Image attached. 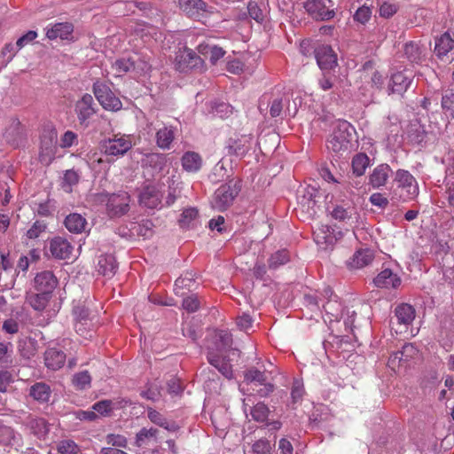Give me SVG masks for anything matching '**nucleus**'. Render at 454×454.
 <instances>
[{
  "label": "nucleus",
  "mask_w": 454,
  "mask_h": 454,
  "mask_svg": "<svg viewBox=\"0 0 454 454\" xmlns=\"http://www.w3.org/2000/svg\"><path fill=\"white\" fill-rule=\"evenodd\" d=\"M74 315L78 321L75 324V330L77 333L82 332V326L87 325L88 320H91L90 310L85 306H76L74 309Z\"/></svg>",
  "instance_id": "obj_43"
},
{
  "label": "nucleus",
  "mask_w": 454,
  "mask_h": 454,
  "mask_svg": "<svg viewBox=\"0 0 454 454\" xmlns=\"http://www.w3.org/2000/svg\"><path fill=\"white\" fill-rule=\"evenodd\" d=\"M398 187L402 188L407 195L417 197L419 195V184L415 177L407 170L398 169L395 176Z\"/></svg>",
  "instance_id": "obj_15"
},
{
  "label": "nucleus",
  "mask_w": 454,
  "mask_h": 454,
  "mask_svg": "<svg viewBox=\"0 0 454 454\" xmlns=\"http://www.w3.org/2000/svg\"><path fill=\"white\" fill-rule=\"evenodd\" d=\"M58 450L60 454H79L80 449L78 445L71 441L65 440L59 442L58 446Z\"/></svg>",
  "instance_id": "obj_53"
},
{
  "label": "nucleus",
  "mask_w": 454,
  "mask_h": 454,
  "mask_svg": "<svg viewBox=\"0 0 454 454\" xmlns=\"http://www.w3.org/2000/svg\"><path fill=\"white\" fill-rule=\"evenodd\" d=\"M409 140L415 145H421L425 142L426 132L420 127L411 129L409 131Z\"/></svg>",
  "instance_id": "obj_59"
},
{
  "label": "nucleus",
  "mask_w": 454,
  "mask_h": 454,
  "mask_svg": "<svg viewBox=\"0 0 454 454\" xmlns=\"http://www.w3.org/2000/svg\"><path fill=\"white\" fill-rule=\"evenodd\" d=\"M198 51L201 54H204V55L208 54L209 59L212 64H215L225 54V51L221 47H218L215 45L210 46V45L203 44V43H200L198 46Z\"/></svg>",
  "instance_id": "obj_41"
},
{
  "label": "nucleus",
  "mask_w": 454,
  "mask_h": 454,
  "mask_svg": "<svg viewBox=\"0 0 454 454\" xmlns=\"http://www.w3.org/2000/svg\"><path fill=\"white\" fill-rule=\"evenodd\" d=\"M390 172L391 169L387 164L376 167L370 176V184L375 188L384 185L389 177Z\"/></svg>",
  "instance_id": "obj_31"
},
{
  "label": "nucleus",
  "mask_w": 454,
  "mask_h": 454,
  "mask_svg": "<svg viewBox=\"0 0 454 454\" xmlns=\"http://www.w3.org/2000/svg\"><path fill=\"white\" fill-rule=\"evenodd\" d=\"M401 356H403V363L405 364L411 359L415 358L418 356V349L416 347L411 344L408 343L403 345V348L401 350H398Z\"/></svg>",
  "instance_id": "obj_55"
},
{
  "label": "nucleus",
  "mask_w": 454,
  "mask_h": 454,
  "mask_svg": "<svg viewBox=\"0 0 454 454\" xmlns=\"http://www.w3.org/2000/svg\"><path fill=\"white\" fill-rule=\"evenodd\" d=\"M131 59L132 64H134L132 67L131 73H133L135 75L140 76L147 74L150 71L151 65L146 60L141 59L138 56Z\"/></svg>",
  "instance_id": "obj_49"
},
{
  "label": "nucleus",
  "mask_w": 454,
  "mask_h": 454,
  "mask_svg": "<svg viewBox=\"0 0 454 454\" xmlns=\"http://www.w3.org/2000/svg\"><path fill=\"white\" fill-rule=\"evenodd\" d=\"M343 232L337 231L327 224H319L313 231V239L316 244L324 250L333 249L334 245L341 239Z\"/></svg>",
  "instance_id": "obj_5"
},
{
  "label": "nucleus",
  "mask_w": 454,
  "mask_h": 454,
  "mask_svg": "<svg viewBox=\"0 0 454 454\" xmlns=\"http://www.w3.org/2000/svg\"><path fill=\"white\" fill-rule=\"evenodd\" d=\"M98 267L100 274L111 278L116 271L117 264L114 256L102 255L98 260Z\"/></svg>",
  "instance_id": "obj_35"
},
{
  "label": "nucleus",
  "mask_w": 454,
  "mask_h": 454,
  "mask_svg": "<svg viewBox=\"0 0 454 454\" xmlns=\"http://www.w3.org/2000/svg\"><path fill=\"white\" fill-rule=\"evenodd\" d=\"M250 414L254 421L263 423L267 421L270 410L265 403H258L251 409Z\"/></svg>",
  "instance_id": "obj_46"
},
{
  "label": "nucleus",
  "mask_w": 454,
  "mask_h": 454,
  "mask_svg": "<svg viewBox=\"0 0 454 454\" xmlns=\"http://www.w3.org/2000/svg\"><path fill=\"white\" fill-rule=\"evenodd\" d=\"M72 382L77 389L84 390L90 387L91 377L87 371H82L74 375Z\"/></svg>",
  "instance_id": "obj_47"
},
{
  "label": "nucleus",
  "mask_w": 454,
  "mask_h": 454,
  "mask_svg": "<svg viewBox=\"0 0 454 454\" xmlns=\"http://www.w3.org/2000/svg\"><path fill=\"white\" fill-rule=\"evenodd\" d=\"M200 301L197 295L192 294L183 300L182 306L188 312H195L200 308Z\"/></svg>",
  "instance_id": "obj_57"
},
{
  "label": "nucleus",
  "mask_w": 454,
  "mask_h": 454,
  "mask_svg": "<svg viewBox=\"0 0 454 454\" xmlns=\"http://www.w3.org/2000/svg\"><path fill=\"white\" fill-rule=\"evenodd\" d=\"M289 260L288 253L286 250L278 251L273 254L269 260L270 268L276 269L280 265L286 263Z\"/></svg>",
  "instance_id": "obj_52"
},
{
  "label": "nucleus",
  "mask_w": 454,
  "mask_h": 454,
  "mask_svg": "<svg viewBox=\"0 0 454 454\" xmlns=\"http://www.w3.org/2000/svg\"><path fill=\"white\" fill-rule=\"evenodd\" d=\"M326 211L335 220L344 221L345 219L351 216L353 208L351 207H345L343 205H335L330 201L326 207Z\"/></svg>",
  "instance_id": "obj_39"
},
{
  "label": "nucleus",
  "mask_w": 454,
  "mask_h": 454,
  "mask_svg": "<svg viewBox=\"0 0 454 454\" xmlns=\"http://www.w3.org/2000/svg\"><path fill=\"white\" fill-rule=\"evenodd\" d=\"M252 144L251 135H242L237 138H230L227 147L229 153L243 157L251 149Z\"/></svg>",
  "instance_id": "obj_17"
},
{
  "label": "nucleus",
  "mask_w": 454,
  "mask_h": 454,
  "mask_svg": "<svg viewBox=\"0 0 454 454\" xmlns=\"http://www.w3.org/2000/svg\"><path fill=\"white\" fill-rule=\"evenodd\" d=\"M20 49L17 48V43L14 45L12 43H6L1 51L0 56L4 59V61L9 63L17 54Z\"/></svg>",
  "instance_id": "obj_58"
},
{
  "label": "nucleus",
  "mask_w": 454,
  "mask_h": 454,
  "mask_svg": "<svg viewBox=\"0 0 454 454\" xmlns=\"http://www.w3.org/2000/svg\"><path fill=\"white\" fill-rule=\"evenodd\" d=\"M441 104L444 113L454 118V90L442 95Z\"/></svg>",
  "instance_id": "obj_50"
},
{
  "label": "nucleus",
  "mask_w": 454,
  "mask_h": 454,
  "mask_svg": "<svg viewBox=\"0 0 454 454\" xmlns=\"http://www.w3.org/2000/svg\"><path fill=\"white\" fill-rule=\"evenodd\" d=\"M237 325L241 331H247L252 327L253 319L247 313H243L241 316L237 317Z\"/></svg>",
  "instance_id": "obj_64"
},
{
  "label": "nucleus",
  "mask_w": 454,
  "mask_h": 454,
  "mask_svg": "<svg viewBox=\"0 0 454 454\" xmlns=\"http://www.w3.org/2000/svg\"><path fill=\"white\" fill-rule=\"evenodd\" d=\"M79 181V175L76 171L74 169L67 170L64 174L63 179H62V188L66 192H70L71 187L74 184H76Z\"/></svg>",
  "instance_id": "obj_51"
},
{
  "label": "nucleus",
  "mask_w": 454,
  "mask_h": 454,
  "mask_svg": "<svg viewBox=\"0 0 454 454\" xmlns=\"http://www.w3.org/2000/svg\"><path fill=\"white\" fill-rule=\"evenodd\" d=\"M271 450V443L266 439H260L252 445L254 454H269Z\"/></svg>",
  "instance_id": "obj_56"
},
{
  "label": "nucleus",
  "mask_w": 454,
  "mask_h": 454,
  "mask_svg": "<svg viewBox=\"0 0 454 454\" xmlns=\"http://www.w3.org/2000/svg\"><path fill=\"white\" fill-rule=\"evenodd\" d=\"M66 361V355L55 348H48L44 353V363L47 368L58 370L61 368Z\"/></svg>",
  "instance_id": "obj_24"
},
{
  "label": "nucleus",
  "mask_w": 454,
  "mask_h": 454,
  "mask_svg": "<svg viewBox=\"0 0 454 454\" xmlns=\"http://www.w3.org/2000/svg\"><path fill=\"white\" fill-rule=\"evenodd\" d=\"M28 427L32 434L39 439H43L49 432V425L43 418H31L28 421Z\"/></svg>",
  "instance_id": "obj_40"
},
{
  "label": "nucleus",
  "mask_w": 454,
  "mask_h": 454,
  "mask_svg": "<svg viewBox=\"0 0 454 454\" xmlns=\"http://www.w3.org/2000/svg\"><path fill=\"white\" fill-rule=\"evenodd\" d=\"M106 441L107 444L119 448H125L128 443L125 436L114 434H107Z\"/></svg>",
  "instance_id": "obj_61"
},
{
  "label": "nucleus",
  "mask_w": 454,
  "mask_h": 454,
  "mask_svg": "<svg viewBox=\"0 0 454 454\" xmlns=\"http://www.w3.org/2000/svg\"><path fill=\"white\" fill-rule=\"evenodd\" d=\"M182 229H192L199 223V211L196 207L184 209L178 220Z\"/></svg>",
  "instance_id": "obj_32"
},
{
  "label": "nucleus",
  "mask_w": 454,
  "mask_h": 454,
  "mask_svg": "<svg viewBox=\"0 0 454 454\" xmlns=\"http://www.w3.org/2000/svg\"><path fill=\"white\" fill-rule=\"evenodd\" d=\"M158 430L155 428H142L136 435V445L137 447H145L152 440L157 438Z\"/></svg>",
  "instance_id": "obj_42"
},
{
  "label": "nucleus",
  "mask_w": 454,
  "mask_h": 454,
  "mask_svg": "<svg viewBox=\"0 0 454 454\" xmlns=\"http://www.w3.org/2000/svg\"><path fill=\"white\" fill-rule=\"evenodd\" d=\"M307 13L317 20H329L335 15L332 0H307L303 4Z\"/></svg>",
  "instance_id": "obj_6"
},
{
  "label": "nucleus",
  "mask_w": 454,
  "mask_h": 454,
  "mask_svg": "<svg viewBox=\"0 0 454 454\" xmlns=\"http://www.w3.org/2000/svg\"><path fill=\"white\" fill-rule=\"evenodd\" d=\"M414 74L412 70L404 68L402 71L395 72L390 78L388 90L391 93L403 95L410 88Z\"/></svg>",
  "instance_id": "obj_8"
},
{
  "label": "nucleus",
  "mask_w": 454,
  "mask_h": 454,
  "mask_svg": "<svg viewBox=\"0 0 454 454\" xmlns=\"http://www.w3.org/2000/svg\"><path fill=\"white\" fill-rule=\"evenodd\" d=\"M374 285L380 288H396L401 285V278L389 269L381 270L373 280Z\"/></svg>",
  "instance_id": "obj_22"
},
{
  "label": "nucleus",
  "mask_w": 454,
  "mask_h": 454,
  "mask_svg": "<svg viewBox=\"0 0 454 454\" xmlns=\"http://www.w3.org/2000/svg\"><path fill=\"white\" fill-rule=\"evenodd\" d=\"M454 47V33L452 35L450 32L444 33L435 42L434 51L436 54L442 58L452 50Z\"/></svg>",
  "instance_id": "obj_33"
},
{
  "label": "nucleus",
  "mask_w": 454,
  "mask_h": 454,
  "mask_svg": "<svg viewBox=\"0 0 454 454\" xmlns=\"http://www.w3.org/2000/svg\"><path fill=\"white\" fill-rule=\"evenodd\" d=\"M130 401L127 399L102 400L92 405L95 413L98 412L102 416H109L114 410H119L130 404Z\"/></svg>",
  "instance_id": "obj_19"
},
{
  "label": "nucleus",
  "mask_w": 454,
  "mask_h": 454,
  "mask_svg": "<svg viewBox=\"0 0 454 454\" xmlns=\"http://www.w3.org/2000/svg\"><path fill=\"white\" fill-rule=\"evenodd\" d=\"M371 15H372L371 8H370L369 4L365 2L356 12V13L354 15V20L364 24L370 20Z\"/></svg>",
  "instance_id": "obj_54"
},
{
  "label": "nucleus",
  "mask_w": 454,
  "mask_h": 454,
  "mask_svg": "<svg viewBox=\"0 0 454 454\" xmlns=\"http://www.w3.org/2000/svg\"><path fill=\"white\" fill-rule=\"evenodd\" d=\"M207 360L209 364L216 368L225 378H232V369L228 360L213 354H208Z\"/></svg>",
  "instance_id": "obj_34"
},
{
  "label": "nucleus",
  "mask_w": 454,
  "mask_h": 454,
  "mask_svg": "<svg viewBox=\"0 0 454 454\" xmlns=\"http://www.w3.org/2000/svg\"><path fill=\"white\" fill-rule=\"evenodd\" d=\"M0 445L4 447H12L16 450L22 448L21 434L15 431L13 427L4 423L0 419Z\"/></svg>",
  "instance_id": "obj_11"
},
{
  "label": "nucleus",
  "mask_w": 454,
  "mask_h": 454,
  "mask_svg": "<svg viewBox=\"0 0 454 454\" xmlns=\"http://www.w3.org/2000/svg\"><path fill=\"white\" fill-rule=\"evenodd\" d=\"M132 146V137L121 133L114 134L100 143V149L105 154L116 157L123 156Z\"/></svg>",
  "instance_id": "obj_3"
},
{
  "label": "nucleus",
  "mask_w": 454,
  "mask_h": 454,
  "mask_svg": "<svg viewBox=\"0 0 454 454\" xmlns=\"http://www.w3.org/2000/svg\"><path fill=\"white\" fill-rule=\"evenodd\" d=\"M51 295L44 293H28L26 301L35 310L42 311L49 302Z\"/></svg>",
  "instance_id": "obj_36"
},
{
  "label": "nucleus",
  "mask_w": 454,
  "mask_h": 454,
  "mask_svg": "<svg viewBox=\"0 0 454 454\" xmlns=\"http://www.w3.org/2000/svg\"><path fill=\"white\" fill-rule=\"evenodd\" d=\"M395 316L400 325L408 326L415 318V309L410 304L402 303L395 308Z\"/></svg>",
  "instance_id": "obj_29"
},
{
  "label": "nucleus",
  "mask_w": 454,
  "mask_h": 454,
  "mask_svg": "<svg viewBox=\"0 0 454 454\" xmlns=\"http://www.w3.org/2000/svg\"><path fill=\"white\" fill-rule=\"evenodd\" d=\"M74 26L69 22L55 23L46 27V36L50 40H72Z\"/></svg>",
  "instance_id": "obj_18"
},
{
  "label": "nucleus",
  "mask_w": 454,
  "mask_h": 454,
  "mask_svg": "<svg viewBox=\"0 0 454 454\" xmlns=\"http://www.w3.org/2000/svg\"><path fill=\"white\" fill-rule=\"evenodd\" d=\"M369 164V158L365 154H357L353 158L352 168L356 176H362Z\"/></svg>",
  "instance_id": "obj_48"
},
{
  "label": "nucleus",
  "mask_w": 454,
  "mask_h": 454,
  "mask_svg": "<svg viewBox=\"0 0 454 454\" xmlns=\"http://www.w3.org/2000/svg\"><path fill=\"white\" fill-rule=\"evenodd\" d=\"M134 64H132V59L131 58H122L116 59L112 64V70L114 72V74L115 76H121L127 73H131L132 67Z\"/></svg>",
  "instance_id": "obj_44"
},
{
  "label": "nucleus",
  "mask_w": 454,
  "mask_h": 454,
  "mask_svg": "<svg viewBox=\"0 0 454 454\" xmlns=\"http://www.w3.org/2000/svg\"><path fill=\"white\" fill-rule=\"evenodd\" d=\"M168 162L166 154L151 153L145 156L143 159V164L151 167L156 171H161Z\"/></svg>",
  "instance_id": "obj_37"
},
{
  "label": "nucleus",
  "mask_w": 454,
  "mask_h": 454,
  "mask_svg": "<svg viewBox=\"0 0 454 454\" xmlns=\"http://www.w3.org/2000/svg\"><path fill=\"white\" fill-rule=\"evenodd\" d=\"M147 417L153 424L169 432H176L179 429V426L175 421L168 420L162 414L153 408H148Z\"/></svg>",
  "instance_id": "obj_28"
},
{
  "label": "nucleus",
  "mask_w": 454,
  "mask_h": 454,
  "mask_svg": "<svg viewBox=\"0 0 454 454\" xmlns=\"http://www.w3.org/2000/svg\"><path fill=\"white\" fill-rule=\"evenodd\" d=\"M51 255L58 260H68L72 257L74 247L62 237H55L49 243Z\"/></svg>",
  "instance_id": "obj_10"
},
{
  "label": "nucleus",
  "mask_w": 454,
  "mask_h": 454,
  "mask_svg": "<svg viewBox=\"0 0 454 454\" xmlns=\"http://www.w3.org/2000/svg\"><path fill=\"white\" fill-rule=\"evenodd\" d=\"M315 57L322 70L333 69L337 65V56L328 45L318 46L315 50Z\"/></svg>",
  "instance_id": "obj_13"
},
{
  "label": "nucleus",
  "mask_w": 454,
  "mask_h": 454,
  "mask_svg": "<svg viewBox=\"0 0 454 454\" xmlns=\"http://www.w3.org/2000/svg\"><path fill=\"white\" fill-rule=\"evenodd\" d=\"M106 209L110 217L121 216L129 211V204L121 200H108Z\"/></svg>",
  "instance_id": "obj_45"
},
{
  "label": "nucleus",
  "mask_w": 454,
  "mask_h": 454,
  "mask_svg": "<svg viewBox=\"0 0 454 454\" xmlns=\"http://www.w3.org/2000/svg\"><path fill=\"white\" fill-rule=\"evenodd\" d=\"M203 60L191 49L179 51L176 56V67L181 72L202 66Z\"/></svg>",
  "instance_id": "obj_9"
},
{
  "label": "nucleus",
  "mask_w": 454,
  "mask_h": 454,
  "mask_svg": "<svg viewBox=\"0 0 454 454\" xmlns=\"http://www.w3.org/2000/svg\"><path fill=\"white\" fill-rule=\"evenodd\" d=\"M51 395V387L45 382H36L29 387V396L36 402L42 403H48Z\"/></svg>",
  "instance_id": "obj_27"
},
{
  "label": "nucleus",
  "mask_w": 454,
  "mask_h": 454,
  "mask_svg": "<svg viewBox=\"0 0 454 454\" xmlns=\"http://www.w3.org/2000/svg\"><path fill=\"white\" fill-rule=\"evenodd\" d=\"M374 258L370 248H361L355 252L353 256L347 262V266L352 270H359L369 265Z\"/></svg>",
  "instance_id": "obj_20"
},
{
  "label": "nucleus",
  "mask_w": 454,
  "mask_h": 454,
  "mask_svg": "<svg viewBox=\"0 0 454 454\" xmlns=\"http://www.w3.org/2000/svg\"><path fill=\"white\" fill-rule=\"evenodd\" d=\"M180 9L189 17L197 18L201 12H207L203 0H178Z\"/></svg>",
  "instance_id": "obj_25"
},
{
  "label": "nucleus",
  "mask_w": 454,
  "mask_h": 454,
  "mask_svg": "<svg viewBox=\"0 0 454 454\" xmlns=\"http://www.w3.org/2000/svg\"><path fill=\"white\" fill-rule=\"evenodd\" d=\"M325 295H328L330 299L323 304L324 310L327 315H330L332 317L330 320L338 321L342 315V307L341 304L336 300L333 299V292L330 288L325 290ZM336 298V296H334Z\"/></svg>",
  "instance_id": "obj_30"
},
{
  "label": "nucleus",
  "mask_w": 454,
  "mask_h": 454,
  "mask_svg": "<svg viewBox=\"0 0 454 454\" xmlns=\"http://www.w3.org/2000/svg\"><path fill=\"white\" fill-rule=\"evenodd\" d=\"M246 391L250 395L264 397L274 390L273 384L268 382L267 376L258 369L252 368L245 374Z\"/></svg>",
  "instance_id": "obj_2"
},
{
  "label": "nucleus",
  "mask_w": 454,
  "mask_h": 454,
  "mask_svg": "<svg viewBox=\"0 0 454 454\" xmlns=\"http://www.w3.org/2000/svg\"><path fill=\"white\" fill-rule=\"evenodd\" d=\"M182 168L188 173H197L200 170L203 160L200 153L193 151L185 152L181 158Z\"/></svg>",
  "instance_id": "obj_23"
},
{
  "label": "nucleus",
  "mask_w": 454,
  "mask_h": 454,
  "mask_svg": "<svg viewBox=\"0 0 454 454\" xmlns=\"http://www.w3.org/2000/svg\"><path fill=\"white\" fill-rule=\"evenodd\" d=\"M65 226L74 233H81L86 226V220L79 214H70L66 217Z\"/></svg>",
  "instance_id": "obj_38"
},
{
  "label": "nucleus",
  "mask_w": 454,
  "mask_h": 454,
  "mask_svg": "<svg viewBox=\"0 0 454 454\" xmlns=\"http://www.w3.org/2000/svg\"><path fill=\"white\" fill-rule=\"evenodd\" d=\"M46 223L43 221H35L31 228L27 231V237L30 239H35L40 234L45 231Z\"/></svg>",
  "instance_id": "obj_60"
},
{
  "label": "nucleus",
  "mask_w": 454,
  "mask_h": 454,
  "mask_svg": "<svg viewBox=\"0 0 454 454\" xmlns=\"http://www.w3.org/2000/svg\"><path fill=\"white\" fill-rule=\"evenodd\" d=\"M242 184L239 179H231L223 184L215 191V199H236L241 192Z\"/></svg>",
  "instance_id": "obj_21"
},
{
  "label": "nucleus",
  "mask_w": 454,
  "mask_h": 454,
  "mask_svg": "<svg viewBox=\"0 0 454 454\" xmlns=\"http://www.w3.org/2000/svg\"><path fill=\"white\" fill-rule=\"evenodd\" d=\"M93 93L102 107L108 111H118L121 108L122 104L111 90L109 86L100 81H97L93 84Z\"/></svg>",
  "instance_id": "obj_7"
},
{
  "label": "nucleus",
  "mask_w": 454,
  "mask_h": 454,
  "mask_svg": "<svg viewBox=\"0 0 454 454\" xmlns=\"http://www.w3.org/2000/svg\"><path fill=\"white\" fill-rule=\"evenodd\" d=\"M36 37L37 32L35 30H29L17 40V48L22 49L23 47L35 40Z\"/></svg>",
  "instance_id": "obj_63"
},
{
  "label": "nucleus",
  "mask_w": 454,
  "mask_h": 454,
  "mask_svg": "<svg viewBox=\"0 0 454 454\" xmlns=\"http://www.w3.org/2000/svg\"><path fill=\"white\" fill-rule=\"evenodd\" d=\"M353 132L354 128L348 121L339 120L327 141L328 149L340 154L348 153L351 146Z\"/></svg>",
  "instance_id": "obj_1"
},
{
  "label": "nucleus",
  "mask_w": 454,
  "mask_h": 454,
  "mask_svg": "<svg viewBox=\"0 0 454 454\" xmlns=\"http://www.w3.org/2000/svg\"><path fill=\"white\" fill-rule=\"evenodd\" d=\"M427 48L416 42H409L403 45V57L411 64H422L426 59Z\"/></svg>",
  "instance_id": "obj_14"
},
{
  "label": "nucleus",
  "mask_w": 454,
  "mask_h": 454,
  "mask_svg": "<svg viewBox=\"0 0 454 454\" xmlns=\"http://www.w3.org/2000/svg\"><path fill=\"white\" fill-rule=\"evenodd\" d=\"M35 287L38 292L51 295L58 284L54 274L50 270L39 272L34 279Z\"/></svg>",
  "instance_id": "obj_16"
},
{
  "label": "nucleus",
  "mask_w": 454,
  "mask_h": 454,
  "mask_svg": "<svg viewBox=\"0 0 454 454\" xmlns=\"http://www.w3.org/2000/svg\"><path fill=\"white\" fill-rule=\"evenodd\" d=\"M95 103L90 94H84L75 104V113L81 124H87L88 120L95 114Z\"/></svg>",
  "instance_id": "obj_12"
},
{
  "label": "nucleus",
  "mask_w": 454,
  "mask_h": 454,
  "mask_svg": "<svg viewBox=\"0 0 454 454\" xmlns=\"http://www.w3.org/2000/svg\"><path fill=\"white\" fill-rule=\"evenodd\" d=\"M14 381L12 374L8 371L0 372V392L5 393Z\"/></svg>",
  "instance_id": "obj_62"
},
{
  "label": "nucleus",
  "mask_w": 454,
  "mask_h": 454,
  "mask_svg": "<svg viewBox=\"0 0 454 454\" xmlns=\"http://www.w3.org/2000/svg\"><path fill=\"white\" fill-rule=\"evenodd\" d=\"M176 137V128L172 126H164L157 130L155 138L158 147L163 150L170 148Z\"/></svg>",
  "instance_id": "obj_26"
},
{
  "label": "nucleus",
  "mask_w": 454,
  "mask_h": 454,
  "mask_svg": "<svg viewBox=\"0 0 454 454\" xmlns=\"http://www.w3.org/2000/svg\"><path fill=\"white\" fill-rule=\"evenodd\" d=\"M58 134L55 129H44L41 135L40 161L44 165H50L57 153Z\"/></svg>",
  "instance_id": "obj_4"
}]
</instances>
